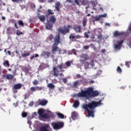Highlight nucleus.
<instances>
[{
  "label": "nucleus",
  "instance_id": "obj_58",
  "mask_svg": "<svg viewBox=\"0 0 131 131\" xmlns=\"http://www.w3.org/2000/svg\"><path fill=\"white\" fill-rule=\"evenodd\" d=\"M62 81H63V82L64 83H67V79H66L65 78H63V79H62Z\"/></svg>",
  "mask_w": 131,
  "mask_h": 131
},
{
  "label": "nucleus",
  "instance_id": "obj_9",
  "mask_svg": "<svg viewBox=\"0 0 131 131\" xmlns=\"http://www.w3.org/2000/svg\"><path fill=\"white\" fill-rule=\"evenodd\" d=\"M21 87L22 85L19 83L18 84H15L12 89L13 92L15 94L17 93L18 92L17 90H20Z\"/></svg>",
  "mask_w": 131,
  "mask_h": 131
},
{
  "label": "nucleus",
  "instance_id": "obj_11",
  "mask_svg": "<svg viewBox=\"0 0 131 131\" xmlns=\"http://www.w3.org/2000/svg\"><path fill=\"white\" fill-rule=\"evenodd\" d=\"M50 128V126L49 124H45L39 128V131H49V128Z\"/></svg>",
  "mask_w": 131,
  "mask_h": 131
},
{
  "label": "nucleus",
  "instance_id": "obj_45",
  "mask_svg": "<svg viewBox=\"0 0 131 131\" xmlns=\"http://www.w3.org/2000/svg\"><path fill=\"white\" fill-rule=\"evenodd\" d=\"M32 83L34 85H37L38 84V82L37 80H34V81Z\"/></svg>",
  "mask_w": 131,
  "mask_h": 131
},
{
  "label": "nucleus",
  "instance_id": "obj_27",
  "mask_svg": "<svg viewBox=\"0 0 131 131\" xmlns=\"http://www.w3.org/2000/svg\"><path fill=\"white\" fill-rule=\"evenodd\" d=\"M48 87L50 89H53L55 88V85H53V84H52V83H49V84H48Z\"/></svg>",
  "mask_w": 131,
  "mask_h": 131
},
{
  "label": "nucleus",
  "instance_id": "obj_3",
  "mask_svg": "<svg viewBox=\"0 0 131 131\" xmlns=\"http://www.w3.org/2000/svg\"><path fill=\"white\" fill-rule=\"evenodd\" d=\"M51 125L54 129L59 130L64 127V123L62 121H57L51 123Z\"/></svg>",
  "mask_w": 131,
  "mask_h": 131
},
{
  "label": "nucleus",
  "instance_id": "obj_5",
  "mask_svg": "<svg viewBox=\"0 0 131 131\" xmlns=\"http://www.w3.org/2000/svg\"><path fill=\"white\" fill-rule=\"evenodd\" d=\"M71 66V63L70 61H66V64H64V63H60V64L58 66V68L59 69L60 72H64L65 71L63 69H67Z\"/></svg>",
  "mask_w": 131,
  "mask_h": 131
},
{
  "label": "nucleus",
  "instance_id": "obj_59",
  "mask_svg": "<svg viewBox=\"0 0 131 131\" xmlns=\"http://www.w3.org/2000/svg\"><path fill=\"white\" fill-rule=\"evenodd\" d=\"M35 7H36V6H35V4H32V5H31V8L32 9H34Z\"/></svg>",
  "mask_w": 131,
  "mask_h": 131
},
{
  "label": "nucleus",
  "instance_id": "obj_53",
  "mask_svg": "<svg viewBox=\"0 0 131 131\" xmlns=\"http://www.w3.org/2000/svg\"><path fill=\"white\" fill-rule=\"evenodd\" d=\"M69 38L74 39V38H76V37H75V36H74V35L72 36V35H70Z\"/></svg>",
  "mask_w": 131,
  "mask_h": 131
},
{
  "label": "nucleus",
  "instance_id": "obj_7",
  "mask_svg": "<svg viewBox=\"0 0 131 131\" xmlns=\"http://www.w3.org/2000/svg\"><path fill=\"white\" fill-rule=\"evenodd\" d=\"M123 42H124V40L123 39H121L119 41H117V44L114 45V49L116 50H121L122 48V43H123Z\"/></svg>",
  "mask_w": 131,
  "mask_h": 131
},
{
  "label": "nucleus",
  "instance_id": "obj_42",
  "mask_svg": "<svg viewBox=\"0 0 131 131\" xmlns=\"http://www.w3.org/2000/svg\"><path fill=\"white\" fill-rule=\"evenodd\" d=\"M28 114L26 112H22L21 116L23 118H26Z\"/></svg>",
  "mask_w": 131,
  "mask_h": 131
},
{
  "label": "nucleus",
  "instance_id": "obj_18",
  "mask_svg": "<svg viewBox=\"0 0 131 131\" xmlns=\"http://www.w3.org/2000/svg\"><path fill=\"white\" fill-rule=\"evenodd\" d=\"M53 27V25L51 23H47L46 25V29L47 30H52Z\"/></svg>",
  "mask_w": 131,
  "mask_h": 131
},
{
  "label": "nucleus",
  "instance_id": "obj_55",
  "mask_svg": "<svg viewBox=\"0 0 131 131\" xmlns=\"http://www.w3.org/2000/svg\"><path fill=\"white\" fill-rule=\"evenodd\" d=\"M12 2L18 3L21 0H11Z\"/></svg>",
  "mask_w": 131,
  "mask_h": 131
},
{
  "label": "nucleus",
  "instance_id": "obj_43",
  "mask_svg": "<svg viewBox=\"0 0 131 131\" xmlns=\"http://www.w3.org/2000/svg\"><path fill=\"white\" fill-rule=\"evenodd\" d=\"M87 24V21L86 19H83V21H82V25L83 27H85V26Z\"/></svg>",
  "mask_w": 131,
  "mask_h": 131
},
{
  "label": "nucleus",
  "instance_id": "obj_16",
  "mask_svg": "<svg viewBox=\"0 0 131 131\" xmlns=\"http://www.w3.org/2000/svg\"><path fill=\"white\" fill-rule=\"evenodd\" d=\"M61 4L59 2H57L55 4V8L57 12L60 11Z\"/></svg>",
  "mask_w": 131,
  "mask_h": 131
},
{
  "label": "nucleus",
  "instance_id": "obj_39",
  "mask_svg": "<svg viewBox=\"0 0 131 131\" xmlns=\"http://www.w3.org/2000/svg\"><path fill=\"white\" fill-rule=\"evenodd\" d=\"M117 72L119 73H121L122 72V70L121 69L120 67H117Z\"/></svg>",
  "mask_w": 131,
  "mask_h": 131
},
{
  "label": "nucleus",
  "instance_id": "obj_14",
  "mask_svg": "<svg viewBox=\"0 0 131 131\" xmlns=\"http://www.w3.org/2000/svg\"><path fill=\"white\" fill-rule=\"evenodd\" d=\"M41 56L45 57V58H48L50 56V52L49 51H43L41 53Z\"/></svg>",
  "mask_w": 131,
  "mask_h": 131
},
{
  "label": "nucleus",
  "instance_id": "obj_33",
  "mask_svg": "<svg viewBox=\"0 0 131 131\" xmlns=\"http://www.w3.org/2000/svg\"><path fill=\"white\" fill-rule=\"evenodd\" d=\"M16 34L17 36H19L20 35H24V33L23 32H21L20 30H16Z\"/></svg>",
  "mask_w": 131,
  "mask_h": 131
},
{
  "label": "nucleus",
  "instance_id": "obj_12",
  "mask_svg": "<svg viewBox=\"0 0 131 131\" xmlns=\"http://www.w3.org/2000/svg\"><path fill=\"white\" fill-rule=\"evenodd\" d=\"M37 17L41 22L44 23L46 20V16L44 15H40V13H37Z\"/></svg>",
  "mask_w": 131,
  "mask_h": 131
},
{
  "label": "nucleus",
  "instance_id": "obj_41",
  "mask_svg": "<svg viewBox=\"0 0 131 131\" xmlns=\"http://www.w3.org/2000/svg\"><path fill=\"white\" fill-rule=\"evenodd\" d=\"M107 16V13H104L103 14L99 15V16L100 17V18H106Z\"/></svg>",
  "mask_w": 131,
  "mask_h": 131
},
{
  "label": "nucleus",
  "instance_id": "obj_24",
  "mask_svg": "<svg viewBox=\"0 0 131 131\" xmlns=\"http://www.w3.org/2000/svg\"><path fill=\"white\" fill-rule=\"evenodd\" d=\"M40 118L49 119L50 118V116L48 114L45 113V114H43L42 115H41Z\"/></svg>",
  "mask_w": 131,
  "mask_h": 131
},
{
  "label": "nucleus",
  "instance_id": "obj_52",
  "mask_svg": "<svg viewBox=\"0 0 131 131\" xmlns=\"http://www.w3.org/2000/svg\"><path fill=\"white\" fill-rule=\"evenodd\" d=\"M81 4L82 5H86V1L85 0L82 1Z\"/></svg>",
  "mask_w": 131,
  "mask_h": 131
},
{
  "label": "nucleus",
  "instance_id": "obj_56",
  "mask_svg": "<svg viewBox=\"0 0 131 131\" xmlns=\"http://www.w3.org/2000/svg\"><path fill=\"white\" fill-rule=\"evenodd\" d=\"M77 84H78V81H76V82H75L74 84V86L75 88H77Z\"/></svg>",
  "mask_w": 131,
  "mask_h": 131
},
{
  "label": "nucleus",
  "instance_id": "obj_36",
  "mask_svg": "<svg viewBox=\"0 0 131 131\" xmlns=\"http://www.w3.org/2000/svg\"><path fill=\"white\" fill-rule=\"evenodd\" d=\"M97 38L98 39H99L100 41H102V38H103V35L102 34H100L99 35H98L97 36Z\"/></svg>",
  "mask_w": 131,
  "mask_h": 131
},
{
  "label": "nucleus",
  "instance_id": "obj_23",
  "mask_svg": "<svg viewBox=\"0 0 131 131\" xmlns=\"http://www.w3.org/2000/svg\"><path fill=\"white\" fill-rule=\"evenodd\" d=\"M80 105L79 101L78 100H75L74 102L73 107L75 108H77Z\"/></svg>",
  "mask_w": 131,
  "mask_h": 131
},
{
  "label": "nucleus",
  "instance_id": "obj_40",
  "mask_svg": "<svg viewBox=\"0 0 131 131\" xmlns=\"http://www.w3.org/2000/svg\"><path fill=\"white\" fill-rule=\"evenodd\" d=\"M88 83V81L86 80V79H84V80H82V84L83 85H87Z\"/></svg>",
  "mask_w": 131,
  "mask_h": 131
},
{
  "label": "nucleus",
  "instance_id": "obj_54",
  "mask_svg": "<svg viewBox=\"0 0 131 131\" xmlns=\"http://www.w3.org/2000/svg\"><path fill=\"white\" fill-rule=\"evenodd\" d=\"M81 38V36L80 35H75V38L80 39Z\"/></svg>",
  "mask_w": 131,
  "mask_h": 131
},
{
  "label": "nucleus",
  "instance_id": "obj_60",
  "mask_svg": "<svg viewBox=\"0 0 131 131\" xmlns=\"http://www.w3.org/2000/svg\"><path fill=\"white\" fill-rule=\"evenodd\" d=\"M95 82V81H93V80H91V81H89V83L90 84H93Z\"/></svg>",
  "mask_w": 131,
  "mask_h": 131
},
{
  "label": "nucleus",
  "instance_id": "obj_6",
  "mask_svg": "<svg viewBox=\"0 0 131 131\" xmlns=\"http://www.w3.org/2000/svg\"><path fill=\"white\" fill-rule=\"evenodd\" d=\"M90 90L91 91L90 93V98L96 97L100 95V93L97 91H94V89L90 87Z\"/></svg>",
  "mask_w": 131,
  "mask_h": 131
},
{
  "label": "nucleus",
  "instance_id": "obj_19",
  "mask_svg": "<svg viewBox=\"0 0 131 131\" xmlns=\"http://www.w3.org/2000/svg\"><path fill=\"white\" fill-rule=\"evenodd\" d=\"M48 101L45 99L40 101L39 103V105L45 106L47 104Z\"/></svg>",
  "mask_w": 131,
  "mask_h": 131
},
{
  "label": "nucleus",
  "instance_id": "obj_35",
  "mask_svg": "<svg viewBox=\"0 0 131 131\" xmlns=\"http://www.w3.org/2000/svg\"><path fill=\"white\" fill-rule=\"evenodd\" d=\"M39 68L41 70H44L46 68V64H40V66L39 67Z\"/></svg>",
  "mask_w": 131,
  "mask_h": 131
},
{
  "label": "nucleus",
  "instance_id": "obj_30",
  "mask_svg": "<svg viewBox=\"0 0 131 131\" xmlns=\"http://www.w3.org/2000/svg\"><path fill=\"white\" fill-rule=\"evenodd\" d=\"M57 116L58 118L60 119H64V116L63 114H61V113H58L57 114Z\"/></svg>",
  "mask_w": 131,
  "mask_h": 131
},
{
  "label": "nucleus",
  "instance_id": "obj_32",
  "mask_svg": "<svg viewBox=\"0 0 131 131\" xmlns=\"http://www.w3.org/2000/svg\"><path fill=\"white\" fill-rule=\"evenodd\" d=\"M90 64V62H88V61H86V63H85V64H84L85 70H87L89 69Z\"/></svg>",
  "mask_w": 131,
  "mask_h": 131
},
{
  "label": "nucleus",
  "instance_id": "obj_21",
  "mask_svg": "<svg viewBox=\"0 0 131 131\" xmlns=\"http://www.w3.org/2000/svg\"><path fill=\"white\" fill-rule=\"evenodd\" d=\"M80 57L83 58L85 60H88L90 59V56L88 54H81Z\"/></svg>",
  "mask_w": 131,
  "mask_h": 131
},
{
  "label": "nucleus",
  "instance_id": "obj_1",
  "mask_svg": "<svg viewBox=\"0 0 131 131\" xmlns=\"http://www.w3.org/2000/svg\"><path fill=\"white\" fill-rule=\"evenodd\" d=\"M72 27L70 25H67V26L64 25L63 28H59L58 29V34L54 37V43L52 46L51 52L53 54H56V52H58L59 54H61L62 50L60 49L58 46L61 43L60 41V34L62 35H66L70 33V29H72Z\"/></svg>",
  "mask_w": 131,
  "mask_h": 131
},
{
  "label": "nucleus",
  "instance_id": "obj_50",
  "mask_svg": "<svg viewBox=\"0 0 131 131\" xmlns=\"http://www.w3.org/2000/svg\"><path fill=\"white\" fill-rule=\"evenodd\" d=\"M79 0H74V3L77 5V6H79Z\"/></svg>",
  "mask_w": 131,
  "mask_h": 131
},
{
  "label": "nucleus",
  "instance_id": "obj_37",
  "mask_svg": "<svg viewBox=\"0 0 131 131\" xmlns=\"http://www.w3.org/2000/svg\"><path fill=\"white\" fill-rule=\"evenodd\" d=\"M39 57L38 54H34V55H32L30 57V60H33L34 58H38Z\"/></svg>",
  "mask_w": 131,
  "mask_h": 131
},
{
  "label": "nucleus",
  "instance_id": "obj_29",
  "mask_svg": "<svg viewBox=\"0 0 131 131\" xmlns=\"http://www.w3.org/2000/svg\"><path fill=\"white\" fill-rule=\"evenodd\" d=\"M54 38V36L52 34H50L48 37H47V39H48L50 41H52L53 39Z\"/></svg>",
  "mask_w": 131,
  "mask_h": 131
},
{
  "label": "nucleus",
  "instance_id": "obj_64",
  "mask_svg": "<svg viewBox=\"0 0 131 131\" xmlns=\"http://www.w3.org/2000/svg\"><path fill=\"white\" fill-rule=\"evenodd\" d=\"M128 30L129 31H131V24L128 27Z\"/></svg>",
  "mask_w": 131,
  "mask_h": 131
},
{
  "label": "nucleus",
  "instance_id": "obj_31",
  "mask_svg": "<svg viewBox=\"0 0 131 131\" xmlns=\"http://www.w3.org/2000/svg\"><path fill=\"white\" fill-rule=\"evenodd\" d=\"M18 24L19 26H21L22 27H24V23L22 20H19L18 21Z\"/></svg>",
  "mask_w": 131,
  "mask_h": 131
},
{
  "label": "nucleus",
  "instance_id": "obj_28",
  "mask_svg": "<svg viewBox=\"0 0 131 131\" xmlns=\"http://www.w3.org/2000/svg\"><path fill=\"white\" fill-rule=\"evenodd\" d=\"M44 111L42 109L39 110L38 111V114L39 115L40 117H41V116L43 115Z\"/></svg>",
  "mask_w": 131,
  "mask_h": 131
},
{
  "label": "nucleus",
  "instance_id": "obj_61",
  "mask_svg": "<svg viewBox=\"0 0 131 131\" xmlns=\"http://www.w3.org/2000/svg\"><path fill=\"white\" fill-rule=\"evenodd\" d=\"M29 98V96L27 94L24 95V99H27Z\"/></svg>",
  "mask_w": 131,
  "mask_h": 131
},
{
  "label": "nucleus",
  "instance_id": "obj_47",
  "mask_svg": "<svg viewBox=\"0 0 131 131\" xmlns=\"http://www.w3.org/2000/svg\"><path fill=\"white\" fill-rule=\"evenodd\" d=\"M90 65L91 66V67L93 68L95 66V63H94V60H92V61H91L90 62Z\"/></svg>",
  "mask_w": 131,
  "mask_h": 131
},
{
  "label": "nucleus",
  "instance_id": "obj_4",
  "mask_svg": "<svg viewBox=\"0 0 131 131\" xmlns=\"http://www.w3.org/2000/svg\"><path fill=\"white\" fill-rule=\"evenodd\" d=\"M90 92L91 90H90V88H89L85 91H81L80 93H78L77 95L78 97L90 98Z\"/></svg>",
  "mask_w": 131,
  "mask_h": 131
},
{
  "label": "nucleus",
  "instance_id": "obj_63",
  "mask_svg": "<svg viewBox=\"0 0 131 131\" xmlns=\"http://www.w3.org/2000/svg\"><path fill=\"white\" fill-rule=\"evenodd\" d=\"M11 27H8L7 28V32H10L11 31Z\"/></svg>",
  "mask_w": 131,
  "mask_h": 131
},
{
  "label": "nucleus",
  "instance_id": "obj_49",
  "mask_svg": "<svg viewBox=\"0 0 131 131\" xmlns=\"http://www.w3.org/2000/svg\"><path fill=\"white\" fill-rule=\"evenodd\" d=\"M83 48L84 50H89L90 48V46L88 45H85L83 46Z\"/></svg>",
  "mask_w": 131,
  "mask_h": 131
},
{
  "label": "nucleus",
  "instance_id": "obj_10",
  "mask_svg": "<svg viewBox=\"0 0 131 131\" xmlns=\"http://www.w3.org/2000/svg\"><path fill=\"white\" fill-rule=\"evenodd\" d=\"M72 29L76 32V33H81L82 27L81 25H74V27H73Z\"/></svg>",
  "mask_w": 131,
  "mask_h": 131
},
{
  "label": "nucleus",
  "instance_id": "obj_38",
  "mask_svg": "<svg viewBox=\"0 0 131 131\" xmlns=\"http://www.w3.org/2000/svg\"><path fill=\"white\" fill-rule=\"evenodd\" d=\"M91 33L90 31H88L87 32H85L84 33V36H85L86 38H89V34Z\"/></svg>",
  "mask_w": 131,
  "mask_h": 131
},
{
  "label": "nucleus",
  "instance_id": "obj_46",
  "mask_svg": "<svg viewBox=\"0 0 131 131\" xmlns=\"http://www.w3.org/2000/svg\"><path fill=\"white\" fill-rule=\"evenodd\" d=\"M95 21H99L101 19L100 15H99L98 16H96L95 17Z\"/></svg>",
  "mask_w": 131,
  "mask_h": 131
},
{
  "label": "nucleus",
  "instance_id": "obj_20",
  "mask_svg": "<svg viewBox=\"0 0 131 131\" xmlns=\"http://www.w3.org/2000/svg\"><path fill=\"white\" fill-rule=\"evenodd\" d=\"M53 14H54V12H53V10L51 9H48V13L46 14V18H48L49 15H53Z\"/></svg>",
  "mask_w": 131,
  "mask_h": 131
},
{
  "label": "nucleus",
  "instance_id": "obj_8",
  "mask_svg": "<svg viewBox=\"0 0 131 131\" xmlns=\"http://www.w3.org/2000/svg\"><path fill=\"white\" fill-rule=\"evenodd\" d=\"M53 74V75L54 76H55L56 77H58V76L59 75L60 76H61L63 75L62 73L59 74L60 71H59L57 67H54L53 68V71H52Z\"/></svg>",
  "mask_w": 131,
  "mask_h": 131
},
{
  "label": "nucleus",
  "instance_id": "obj_25",
  "mask_svg": "<svg viewBox=\"0 0 131 131\" xmlns=\"http://www.w3.org/2000/svg\"><path fill=\"white\" fill-rule=\"evenodd\" d=\"M3 66L5 67H9L10 66L9 60H5L3 61Z\"/></svg>",
  "mask_w": 131,
  "mask_h": 131
},
{
  "label": "nucleus",
  "instance_id": "obj_57",
  "mask_svg": "<svg viewBox=\"0 0 131 131\" xmlns=\"http://www.w3.org/2000/svg\"><path fill=\"white\" fill-rule=\"evenodd\" d=\"M127 45H128V46L129 47V48H131V41L128 42L127 43Z\"/></svg>",
  "mask_w": 131,
  "mask_h": 131
},
{
  "label": "nucleus",
  "instance_id": "obj_15",
  "mask_svg": "<svg viewBox=\"0 0 131 131\" xmlns=\"http://www.w3.org/2000/svg\"><path fill=\"white\" fill-rule=\"evenodd\" d=\"M124 32H119L118 31H116L114 33V36L115 37L122 36V35H124Z\"/></svg>",
  "mask_w": 131,
  "mask_h": 131
},
{
  "label": "nucleus",
  "instance_id": "obj_44",
  "mask_svg": "<svg viewBox=\"0 0 131 131\" xmlns=\"http://www.w3.org/2000/svg\"><path fill=\"white\" fill-rule=\"evenodd\" d=\"M130 65V62L129 61H126L125 66L128 68H129V66Z\"/></svg>",
  "mask_w": 131,
  "mask_h": 131
},
{
  "label": "nucleus",
  "instance_id": "obj_62",
  "mask_svg": "<svg viewBox=\"0 0 131 131\" xmlns=\"http://www.w3.org/2000/svg\"><path fill=\"white\" fill-rule=\"evenodd\" d=\"M76 77H77V78H81V75H80L79 74H77V75H76Z\"/></svg>",
  "mask_w": 131,
  "mask_h": 131
},
{
  "label": "nucleus",
  "instance_id": "obj_48",
  "mask_svg": "<svg viewBox=\"0 0 131 131\" xmlns=\"http://www.w3.org/2000/svg\"><path fill=\"white\" fill-rule=\"evenodd\" d=\"M90 46L92 47V48L93 49H94V50H96V47L94 46V45L93 43H91L90 44Z\"/></svg>",
  "mask_w": 131,
  "mask_h": 131
},
{
  "label": "nucleus",
  "instance_id": "obj_2",
  "mask_svg": "<svg viewBox=\"0 0 131 131\" xmlns=\"http://www.w3.org/2000/svg\"><path fill=\"white\" fill-rule=\"evenodd\" d=\"M101 102L102 100H100L98 102L92 101L88 104H84L82 105L83 109L87 112L88 117H94V112L92 110L97 107L102 105V104Z\"/></svg>",
  "mask_w": 131,
  "mask_h": 131
},
{
  "label": "nucleus",
  "instance_id": "obj_26",
  "mask_svg": "<svg viewBox=\"0 0 131 131\" xmlns=\"http://www.w3.org/2000/svg\"><path fill=\"white\" fill-rule=\"evenodd\" d=\"M14 78V75H11L10 74L6 75V79L8 80H12Z\"/></svg>",
  "mask_w": 131,
  "mask_h": 131
},
{
  "label": "nucleus",
  "instance_id": "obj_22",
  "mask_svg": "<svg viewBox=\"0 0 131 131\" xmlns=\"http://www.w3.org/2000/svg\"><path fill=\"white\" fill-rule=\"evenodd\" d=\"M30 54H31L30 51H28L26 53H23V54H21V56L23 58H26L27 57L29 56Z\"/></svg>",
  "mask_w": 131,
  "mask_h": 131
},
{
  "label": "nucleus",
  "instance_id": "obj_51",
  "mask_svg": "<svg viewBox=\"0 0 131 131\" xmlns=\"http://www.w3.org/2000/svg\"><path fill=\"white\" fill-rule=\"evenodd\" d=\"M14 28L17 29H19V27L17 25V23H14Z\"/></svg>",
  "mask_w": 131,
  "mask_h": 131
},
{
  "label": "nucleus",
  "instance_id": "obj_17",
  "mask_svg": "<svg viewBox=\"0 0 131 131\" xmlns=\"http://www.w3.org/2000/svg\"><path fill=\"white\" fill-rule=\"evenodd\" d=\"M56 21V18L55 15H52L49 18V21L52 23V24H55Z\"/></svg>",
  "mask_w": 131,
  "mask_h": 131
},
{
  "label": "nucleus",
  "instance_id": "obj_34",
  "mask_svg": "<svg viewBox=\"0 0 131 131\" xmlns=\"http://www.w3.org/2000/svg\"><path fill=\"white\" fill-rule=\"evenodd\" d=\"M77 116V114L75 112L72 113L71 117L72 119L76 118Z\"/></svg>",
  "mask_w": 131,
  "mask_h": 131
},
{
  "label": "nucleus",
  "instance_id": "obj_13",
  "mask_svg": "<svg viewBox=\"0 0 131 131\" xmlns=\"http://www.w3.org/2000/svg\"><path fill=\"white\" fill-rule=\"evenodd\" d=\"M42 90V87H39V86H36L35 87H31L30 88V91L34 92L35 91H39Z\"/></svg>",
  "mask_w": 131,
  "mask_h": 131
}]
</instances>
